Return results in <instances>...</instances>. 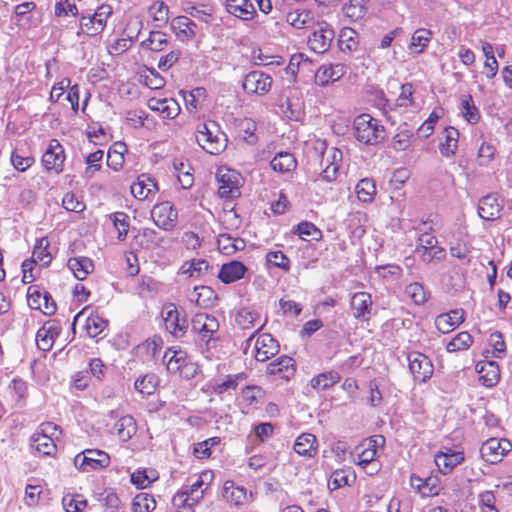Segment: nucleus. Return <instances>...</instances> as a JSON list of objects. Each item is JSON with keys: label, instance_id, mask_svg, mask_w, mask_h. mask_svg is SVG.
Masks as SVG:
<instances>
[{"label": "nucleus", "instance_id": "6e6552de", "mask_svg": "<svg viewBox=\"0 0 512 512\" xmlns=\"http://www.w3.org/2000/svg\"><path fill=\"white\" fill-rule=\"evenodd\" d=\"M216 180L218 183V194L221 198L231 200L240 196L243 178L239 172L226 166H221L217 169Z\"/></svg>", "mask_w": 512, "mask_h": 512}, {"label": "nucleus", "instance_id": "c03bdc74", "mask_svg": "<svg viewBox=\"0 0 512 512\" xmlns=\"http://www.w3.org/2000/svg\"><path fill=\"white\" fill-rule=\"evenodd\" d=\"M49 247L50 242L48 237L44 236L36 239L31 259L42 267L49 266L53 259Z\"/></svg>", "mask_w": 512, "mask_h": 512}, {"label": "nucleus", "instance_id": "473e14b6", "mask_svg": "<svg viewBox=\"0 0 512 512\" xmlns=\"http://www.w3.org/2000/svg\"><path fill=\"white\" fill-rule=\"evenodd\" d=\"M410 484L423 497L436 496L441 490L439 478L433 475L426 478H421L413 474L410 477Z\"/></svg>", "mask_w": 512, "mask_h": 512}, {"label": "nucleus", "instance_id": "f704fd0d", "mask_svg": "<svg viewBox=\"0 0 512 512\" xmlns=\"http://www.w3.org/2000/svg\"><path fill=\"white\" fill-rule=\"evenodd\" d=\"M293 450L299 456L313 458L318 453V440L314 434H300L293 445Z\"/></svg>", "mask_w": 512, "mask_h": 512}, {"label": "nucleus", "instance_id": "bb28decb", "mask_svg": "<svg viewBox=\"0 0 512 512\" xmlns=\"http://www.w3.org/2000/svg\"><path fill=\"white\" fill-rule=\"evenodd\" d=\"M60 332L61 325L59 321L56 319L46 321L36 333L37 347L45 352L51 350Z\"/></svg>", "mask_w": 512, "mask_h": 512}, {"label": "nucleus", "instance_id": "09e8293b", "mask_svg": "<svg viewBox=\"0 0 512 512\" xmlns=\"http://www.w3.org/2000/svg\"><path fill=\"white\" fill-rule=\"evenodd\" d=\"M370 0H349L342 8L343 15L351 22L365 17Z\"/></svg>", "mask_w": 512, "mask_h": 512}, {"label": "nucleus", "instance_id": "5fc2aeb1", "mask_svg": "<svg viewBox=\"0 0 512 512\" xmlns=\"http://www.w3.org/2000/svg\"><path fill=\"white\" fill-rule=\"evenodd\" d=\"M108 326V321L97 312L91 311L85 320L84 328L89 337L95 338Z\"/></svg>", "mask_w": 512, "mask_h": 512}, {"label": "nucleus", "instance_id": "0e129e2a", "mask_svg": "<svg viewBox=\"0 0 512 512\" xmlns=\"http://www.w3.org/2000/svg\"><path fill=\"white\" fill-rule=\"evenodd\" d=\"M62 505L66 512H84L88 501L82 494L68 493L62 498Z\"/></svg>", "mask_w": 512, "mask_h": 512}, {"label": "nucleus", "instance_id": "f03ea898", "mask_svg": "<svg viewBox=\"0 0 512 512\" xmlns=\"http://www.w3.org/2000/svg\"><path fill=\"white\" fill-rule=\"evenodd\" d=\"M313 150L315 154L322 158L325 168L319 174L315 182L322 181L328 184L336 181L339 168L342 164L343 154L337 147H327V142L323 139L313 141Z\"/></svg>", "mask_w": 512, "mask_h": 512}, {"label": "nucleus", "instance_id": "37998d69", "mask_svg": "<svg viewBox=\"0 0 512 512\" xmlns=\"http://www.w3.org/2000/svg\"><path fill=\"white\" fill-rule=\"evenodd\" d=\"M159 384L160 379L155 373H146L135 380L134 389L142 397H149L156 392Z\"/></svg>", "mask_w": 512, "mask_h": 512}, {"label": "nucleus", "instance_id": "0eeeda50", "mask_svg": "<svg viewBox=\"0 0 512 512\" xmlns=\"http://www.w3.org/2000/svg\"><path fill=\"white\" fill-rule=\"evenodd\" d=\"M164 361L170 374L185 380L193 379L199 371L198 364L190 360L181 349L169 348L164 354Z\"/></svg>", "mask_w": 512, "mask_h": 512}, {"label": "nucleus", "instance_id": "9d476101", "mask_svg": "<svg viewBox=\"0 0 512 512\" xmlns=\"http://www.w3.org/2000/svg\"><path fill=\"white\" fill-rule=\"evenodd\" d=\"M252 342V355L258 362H266L279 352L278 341L269 333L253 332L247 339V345Z\"/></svg>", "mask_w": 512, "mask_h": 512}, {"label": "nucleus", "instance_id": "4d7b16f0", "mask_svg": "<svg viewBox=\"0 0 512 512\" xmlns=\"http://www.w3.org/2000/svg\"><path fill=\"white\" fill-rule=\"evenodd\" d=\"M185 107L188 111H197L202 107L207 98V91L204 87H196L191 91L182 92Z\"/></svg>", "mask_w": 512, "mask_h": 512}, {"label": "nucleus", "instance_id": "3c124183", "mask_svg": "<svg viewBox=\"0 0 512 512\" xmlns=\"http://www.w3.org/2000/svg\"><path fill=\"white\" fill-rule=\"evenodd\" d=\"M223 495L229 503L235 506L244 504L248 499L247 490L244 487L236 486L232 480H227L224 483Z\"/></svg>", "mask_w": 512, "mask_h": 512}, {"label": "nucleus", "instance_id": "cd10ccee", "mask_svg": "<svg viewBox=\"0 0 512 512\" xmlns=\"http://www.w3.org/2000/svg\"><path fill=\"white\" fill-rule=\"evenodd\" d=\"M141 22L137 20H129L126 28L124 29V33L126 37H121L116 39L109 47L108 52L111 55H121L126 52L132 45L134 39L137 38L139 32Z\"/></svg>", "mask_w": 512, "mask_h": 512}, {"label": "nucleus", "instance_id": "c9c22d12", "mask_svg": "<svg viewBox=\"0 0 512 512\" xmlns=\"http://www.w3.org/2000/svg\"><path fill=\"white\" fill-rule=\"evenodd\" d=\"M350 306L356 319L368 320L372 307L371 295L367 292L355 293L351 298Z\"/></svg>", "mask_w": 512, "mask_h": 512}, {"label": "nucleus", "instance_id": "4be33fe9", "mask_svg": "<svg viewBox=\"0 0 512 512\" xmlns=\"http://www.w3.org/2000/svg\"><path fill=\"white\" fill-rule=\"evenodd\" d=\"M226 10L230 15L242 21H253L258 18L257 11L250 0H227ZM262 23L256 20L254 28H260Z\"/></svg>", "mask_w": 512, "mask_h": 512}, {"label": "nucleus", "instance_id": "dca6fc26", "mask_svg": "<svg viewBox=\"0 0 512 512\" xmlns=\"http://www.w3.org/2000/svg\"><path fill=\"white\" fill-rule=\"evenodd\" d=\"M27 303L31 309L39 310L44 315H53L57 306L52 296L40 285H30L27 289Z\"/></svg>", "mask_w": 512, "mask_h": 512}, {"label": "nucleus", "instance_id": "603ef678", "mask_svg": "<svg viewBox=\"0 0 512 512\" xmlns=\"http://www.w3.org/2000/svg\"><path fill=\"white\" fill-rule=\"evenodd\" d=\"M488 346L484 353L485 358L489 356L497 359H502L506 355V344L504 341V337L501 332L495 331L489 335L488 338Z\"/></svg>", "mask_w": 512, "mask_h": 512}, {"label": "nucleus", "instance_id": "b1692460", "mask_svg": "<svg viewBox=\"0 0 512 512\" xmlns=\"http://www.w3.org/2000/svg\"><path fill=\"white\" fill-rule=\"evenodd\" d=\"M346 73V67L342 63H324L315 72L314 82L320 87H326L340 80Z\"/></svg>", "mask_w": 512, "mask_h": 512}, {"label": "nucleus", "instance_id": "052dcab7", "mask_svg": "<svg viewBox=\"0 0 512 512\" xmlns=\"http://www.w3.org/2000/svg\"><path fill=\"white\" fill-rule=\"evenodd\" d=\"M338 43L343 52L356 51L359 45V35L354 29L344 27L340 30Z\"/></svg>", "mask_w": 512, "mask_h": 512}, {"label": "nucleus", "instance_id": "423d86ee", "mask_svg": "<svg viewBox=\"0 0 512 512\" xmlns=\"http://www.w3.org/2000/svg\"><path fill=\"white\" fill-rule=\"evenodd\" d=\"M198 145L211 155H219L226 147V139L214 121L201 123L196 128Z\"/></svg>", "mask_w": 512, "mask_h": 512}, {"label": "nucleus", "instance_id": "2f4dec72", "mask_svg": "<svg viewBox=\"0 0 512 512\" xmlns=\"http://www.w3.org/2000/svg\"><path fill=\"white\" fill-rule=\"evenodd\" d=\"M463 321L464 311L462 309H454L438 315L434 323L439 332L447 334L455 330Z\"/></svg>", "mask_w": 512, "mask_h": 512}, {"label": "nucleus", "instance_id": "8fccbe9b", "mask_svg": "<svg viewBox=\"0 0 512 512\" xmlns=\"http://www.w3.org/2000/svg\"><path fill=\"white\" fill-rule=\"evenodd\" d=\"M127 153V146L124 142H114L107 153V165L114 171H118L123 167L125 162V154Z\"/></svg>", "mask_w": 512, "mask_h": 512}, {"label": "nucleus", "instance_id": "7ed1b4c3", "mask_svg": "<svg viewBox=\"0 0 512 512\" xmlns=\"http://www.w3.org/2000/svg\"><path fill=\"white\" fill-rule=\"evenodd\" d=\"M62 435L59 425L51 421L41 423L30 437V444L42 456L54 457L57 453L56 441Z\"/></svg>", "mask_w": 512, "mask_h": 512}, {"label": "nucleus", "instance_id": "a19ab883", "mask_svg": "<svg viewBox=\"0 0 512 512\" xmlns=\"http://www.w3.org/2000/svg\"><path fill=\"white\" fill-rule=\"evenodd\" d=\"M196 28V23L187 16H177L171 21V29L183 41L195 37Z\"/></svg>", "mask_w": 512, "mask_h": 512}, {"label": "nucleus", "instance_id": "c85d7f7f", "mask_svg": "<svg viewBox=\"0 0 512 512\" xmlns=\"http://www.w3.org/2000/svg\"><path fill=\"white\" fill-rule=\"evenodd\" d=\"M503 204L497 193L483 196L478 203V214L486 221H495L501 217Z\"/></svg>", "mask_w": 512, "mask_h": 512}, {"label": "nucleus", "instance_id": "4c0bfd02", "mask_svg": "<svg viewBox=\"0 0 512 512\" xmlns=\"http://www.w3.org/2000/svg\"><path fill=\"white\" fill-rule=\"evenodd\" d=\"M203 497L199 493H194L187 488H182L173 496V505L178 512H195L193 507L199 503Z\"/></svg>", "mask_w": 512, "mask_h": 512}, {"label": "nucleus", "instance_id": "de8ad7c7", "mask_svg": "<svg viewBox=\"0 0 512 512\" xmlns=\"http://www.w3.org/2000/svg\"><path fill=\"white\" fill-rule=\"evenodd\" d=\"M36 162L35 157L30 152H25L22 149L14 148L10 154V164L12 167L20 172L24 173L29 170Z\"/></svg>", "mask_w": 512, "mask_h": 512}, {"label": "nucleus", "instance_id": "6ab92c4d", "mask_svg": "<svg viewBox=\"0 0 512 512\" xmlns=\"http://www.w3.org/2000/svg\"><path fill=\"white\" fill-rule=\"evenodd\" d=\"M296 373L295 360L287 355H281L271 361L266 367V374L274 381L288 382Z\"/></svg>", "mask_w": 512, "mask_h": 512}, {"label": "nucleus", "instance_id": "a878e982", "mask_svg": "<svg viewBox=\"0 0 512 512\" xmlns=\"http://www.w3.org/2000/svg\"><path fill=\"white\" fill-rule=\"evenodd\" d=\"M159 190L156 180L149 174H140L131 184L130 192L133 197L139 201L154 197Z\"/></svg>", "mask_w": 512, "mask_h": 512}, {"label": "nucleus", "instance_id": "e2e57ef3", "mask_svg": "<svg viewBox=\"0 0 512 512\" xmlns=\"http://www.w3.org/2000/svg\"><path fill=\"white\" fill-rule=\"evenodd\" d=\"M142 47L152 52L164 50L168 45V36L162 31H151L146 40L142 41Z\"/></svg>", "mask_w": 512, "mask_h": 512}, {"label": "nucleus", "instance_id": "a211bd4d", "mask_svg": "<svg viewBox=\"0 0 512 512\" xmlns=\"http://www.w3.org/2000/svg\"><path fill=\"white\" fill-rule=\"evenodd\" d=\"M416 252L426 263H429L435 259H444L446 256L445 249L438 245L437 237L428 232H424L418 237Z\"/></svg>", "mask_w": 512, "mask_h": 512}, {"label": "nucleus", "instance_id": "338daca9", "mask_svg": "<svg viewBox=\"0 0 512 512\" xmlns=\"http://www.w3.org/2000/svg\"><path fill=\"white\" fill-rule=\"evenodd\" d=\"M473 344V337L467 331L457 333L446 345V350L450 353L465 351Z\"/></svg>", "mask_w": 512, "mask_h": 512}, {"label": "nucleus", "instance_id": "bf43d9fd", "mask_svg": "<svg viewBox=\"0 0 512 512\" xmlns=\"http://www.w3.org/2000/svg\"><path fill=\"white\" fill-rule=\"evenodd\" d=\"M460 111L464 119L469 124L475 125L480 121L481 115L479 109L475 105L473 97L470 94L462 97Z\"/></svg>", "mask_w": 512, "mask_h": 512}, {"label": "nucleus", "instance_id": "774afa93", "mask_svg": "<svg viewBox=\"0 0 512 512\" xmlns=\"http://www.w3.org/2000/svg\"><path fill=\"white\" fill-rule=\"evenodd\" d=\"M155 508L156 501L149 493H138L132 500V512H152Z\"/></svg>", "mask_w": 512, "mask_h": 512}, {"label": "nucleus", "instance_id": "5701e85b", "mask_svg": "<svg viewBox=\"0 0 512 512\" xmlns=\"http://www.w3.org/2000/svg\"><path fill=\"white\" fill-rule=\"evenodd\" d=\"M463 450H454L449 447H443L434 456L435 464L438 470L447 475L453 471V469L460 465L464 461Z\"/></svg>", "mask_w": 512, "mask_h": 512}, {"label": "nucleus", "instance_id": "680f3d73", "mask_svg": "<svg viewBox=\"0 0 512 512\" xmlns=\"http://www.w3.org/2000/svg\"><path fill=\"white\" fill-rule=\"evenodd\" d=\"M341 379L340 374L337 371L331 370L322 372L310 381V385L314 390H325L338 383Z\"/></svg>", "mask_w": 512, "mask_h": 512}, {"label": "nucleus", "instance_id": "6e6d98bb", "mask_svg": "<svg viewBox=\"0 0 512 512\" xmlns=\"http://www.w3.org/2000/svg\"><path fill=\"white\" fill-rule=\"evenodd\" d=\"M404 295L415 305L420 306L428 301L430 292L424 287L422 283L413 282L405 287Z\"/></svg>", "mask_w": 512, "mask_h": 512}, {"label": "nucleus", "instance_id": "1a4fd4ad", "mask_svg": "<svg viewBox=\"0 0 512 512\" xmlns=\"http://www.w3.org/2000/svg\"><path fill=\"white\" fill-rule=\"evenodd\" d=\"M192 331L196 333L199 340L204 343L207 349L211 348L218 339L219 322L216 317L206 313H197L191 321Z\"/></svg>", "mask_w": 512, "mask_h": 512}, {"label": "nucleus", "instance_id": "f3484780", "mask_svg": "<svg viewBox=\"0 0 512 512\" xmlns=\"http://www.w3.org/2000/svg\"><path fill=\"white\" fill-rule=\"evenodd\" d=\"M151 217L157 227L170 231L177 225L178 211L170 201H162L154 205Z\"/></svg>", "mask_w": 512, "mask_h": 512}, {"label": "nucleus", "instance_id": "72a5a7b5", "mask_svg": "<svg viewBox=\"0 0 512 512\" xmlns=\"http://www.w3.org/2000/svg\"><path fill=\"white\" fill-rule=\"evenodd\" d=\"M247 272V267L240 261L232 260L222 264L218 278L224 284L241 280Z\"/></svg>", "mask_w": 512, "mask_h": 512}, {"label": "nucleus", "instance_id": "aec40b11", "mask_svg": "<svg viewBox=\"0 0 512 512\" xmlns=\"http://www.w3.org/2000/svg\"><path fill=\"white\" fill-rule=\"evenodd\" d=\"M242 87L247 94L262 96L271 90L272 78L262 71L255 70L244 77Z\"/></svg>", "mask_w": 512, "mask_h": 512}, {"label": "nucleus", "instance_id": "7c9ffc66", "mask_svg": "<svg viewBox=\"0 0 512 512\" xmlns=\"http://www.w3.org/2000/svg\"><path fill=\"white\" fill-rule=\"evenodd\" d=\"M147 105L151 110L159 112L166 119H175L181 112L179 103L173 98L159 99L152 97L148 100Z\"/></svg>", "mask_w": 512, "mask_h": 512}, {"label": "nucleus", "instance_id": "e433bc0d", "mask_svg": "<svg viewBox=\"0 0 512 512\" xmlns=\"http://www.w3.org/2000/svg\"><path fill=\"white\" fill-rule=\"evenodd\" d=\"M173 168L181 187L183 189L191 188L194 183V169L192 168L189 160L184 157L174 158Z\"/></svg>", "mask_w": 512, "mask_h": 512}, {"label": "nucleus", "instance_id": "ddd939ff", "mask_svg": "<svg viewBox=\"0 0 512 512\" xmlns=\"http://www.w3.org/2000/svg\"><path fill=\"white\" fill-rule=\"evenodd\" d=\"M408 369L414 382L423 384L429 380L434 373L432 361L425 354L412 351L407 354Z\"/></svg>", "mask_w": 512, "mask_h": 512}, {"label": "nucleus", "instance_id": "a18cd8bd", "mask_svg": "<svg viewBox=\"0 0 512 512\" xmlns=\"http://www.w3.org/2000/svg\"><path fill=\"white\" fill-rule=\"evenodd\" d=\"M271 168L280 174L292 173L297 167V160L292 153L279 152L270 162Z\"/></svg>", "mask_w": 512, "mask_h": 512}, {"label": "nucleus", "instance_id": "864d4df0", "mask_svg": "<svg viewBox=\"0 0 512 512\" xmlns=\"http://www.w3.org/2000/svg\"><path fill=\"white\" fill-rule=\"evenodd\" d=\"M248 375L245 372L237 374H228L222 382L213 385V392L222 395L228 391L236 390L239 383L246 381Z\"/></svg>", "mask_w": 512, "mask_h": 512}, {"label": "nucleus", "instance_id": "4468645a", "mask_svg": "<svg viewBox=\"0 0 512 512\" xmlns=\"http://www.w3.org/2000/svg\"><path fill=\"white\" fill-rule=\"evenodd\" d=\"M162 317L167 332L173 337L181 338L188 330V321L183 312L175 304L169 303L163 307Z\"/></svg>", "mask_w": 512, "mask_h": 512}, {"label": "nucleus", "instance_id": "13d9d810", "mask_svg": "<svg viewBox=\"0 0 512 512\" xmlns=\"http://www.w3.org/2000/svg\"><path fill=\"white\" fill-rule=\"evenodd\" d=\"M357 198L362 203H372L376 196V184L372 178L361 179L355 187Z\"/></svg>", "mask_w": 512, "mask_h": 512}, {"label": "nucleus", "instance_id": "9b49d317", "mask_svg": "<svg viewBox=\"0 0 512 512\" xmlns=\"http://www.w3.org/2000/svg\"><path fill=\"white\" fill-rule=\"evenodd\" d=\"M66 153L63 145L56 138L49 140L41 156V164L48 173L60 174L64 171Z\"/></svg>", "mask_w": 512, "mask_h": 512}, {"label": "nucleus", "instance_id": "58836bf2", "mask_svg": "<svg viewBox=\"0 0 512 512\" xmlns=\"http://www.w3.org/2000/svg\"><path fill=\"white\" fill-rule=\"evenodd\" d=\"M67 267L79 281H84L94 271L92 259L85 256L69 258Z\"/></svg>", "mask_w": 512, "mask_h": 512}, {"label": "nucleus", "instance_id": "412c9836", "mask_svg": "<svg viewBox=\"0 0 512 512\" xmlns=\"http://www.w3.org/2000/svg\"><path fill=\"white\" fill-rule=\"evenodd\" d=\"M318 28L308 38L309 48L316 53L326 52L334 39V30L327 22H319Z\"/></svg>", "mask_w": 512, "mask_h": 512}, {"label": "nucleus", "instance_id": "69168bd1", "mask_svg": "<svg viewBox=\"0 0 512 512\" xmlns=\"http://www.w3.org/2000/svg\"><path fill=\"white\" fill-rule=\"evenodd\" d=\"M286 21L296 29H303L310 25L312 15L309 10L295 9L287 13Z\"/></svg>", "mask_w": 512, "mask_h": 512}, {"label": "nucleus", "instance_id": "c756f323", "mask_svg": "<svg viewBox=\"0 0 512 512\" xmlns=\"http://www.w3.org/2000/svg\"><path fill=\"white\" fill-rule=\"evenodd\" d=\"M479 382L485 387H493L500 380V367L497 362L485 358L476 365Z\"/></svg>", "mask_w": 512, "mask_h": 512}, {"label": "nucleus", "instance_id": "20e7f679", "mask_svg": "<svg viewBox=\"0 0 512 512\" xmlns=\"http://www.w3.org/2000/svg\"><path fill=\"white\" fill-rule=\"evenodd\" d=\"M355 139L365 145H377L385 138V128L381 122L368 113H362L353 121Z\"/></svg>", "mask_w": 512, "mask_h": 512}, {"label": "nucleus", "instance_id": "39448f33", "mask_svg": "<svg viewBox=\"0 0 512 512\" xmlns=\"http://www.w3.org/2000/svg\"><path fill=\"white\" fill-rule=\"evenodd\" d=\"M113 14V8L109 4H101L94 13L82 14L79 18L77 36L96 37L106 28L107 21Z\"/></svg>", "mask_w": 512, "mask_h": 512}, {"label": "nucleus", "instance_id": "49530a36", "mask_svg": "<svg viewBox=\"0 0 512 512\" xmlns=\"http://www.w3.org/2000/svg\"><path fill=\"white\" fill-rule=\"evenodd\" d=\"M217 247L220 253L224 255H232L237 251H241L246 247V243L242 238L232 237L230 234H220L217 238Z\"/></svg>", "mask_w": 512, "mask_h": 512}, {"label": "nucleus", "instance_id": "f8f14e48", "mask_svg": "<svg viewBox=\"0 0 512 512\" xmlns=\"http://www.w3.org/2000/svg\"><path fill=\"white\" fill-rule=\"evenodd\" d=\"M75 467L82 472L95 471L110 465V456L99 449H86L74 458Z\"/></svg>", "mask_w": 512, "mask_h": 512}, {"label": "nucleus", "instance_id": "f257e3e1", "mask_svg": "<svg viewBox=\"0 0 512 512\" xmlns=\"http://www.w3.org/2000/svg\"><path fill=\"white\" fill-rule=\"evenodd\" d=\"M384 437L374 435L362 440L353 451V461L368 476L376 475L382 467L378 449L384 445Z\"/></svg>", "mask_w": 512, "mask_h": 512}, {"label": "nucleus", "instance_id": "ea45409f", "mask_svg": "<svg viewBox=\"0 0 512 512\" xmlns=\"http://www.w3.org/2000/svg\"><path fill=\"white\" fill-rule=\"evenodd\" d=\"M459 131L455 127L448 126L444 129L439 143V151L442 156L453 157L458 149Z\"/></svg>", "mask_w": 512, "mask_h": 512}, {"label": "nucleus", "instance_id": "79ce46f5", "mask_svg": "<svg viewBox=\"0 0 512 512\" xmlns=\"http://www.w3.org/2000/svg\"><path fill=\"white\" fill-rule=\"evenodd\" d=\"M114 430L120 441H129L137 432L135 418L131 415L120 417L114 424Z\"/></svg>", "mask_w": 512, "mask_h": 512}, {"label": "nucleus", "instance_id": "2eb2a0df", "mask_svg": "<svg viewBox=\"0 0 512 512\" xmlns=\"http://www.w3.org/2000/svg\"><path fill=\"white\" fill-rule=\"evenodd\" d=\"M512 450V443L506 438H488L482 443L480 454L482 459L490 464H497L502 461L507 453Z\"/></svg>", "mask_w": 512, "mask_h": 512}, {"label": "nucleus", "instance_id": "393cba45", "mask_svg": "<svg viewBox=\"0 0 512 512\" xmlns=\"http://www.w3.org/2000/svg\"><path fill=\"white\" fill-rule=\"evenodd\" d=\"M234 321L239 329L251 330L256 328L254 331L256 333L262 330L267 323V319L261 321L260 313L251 307L240 308L235 314Z\"/></svg>", "mask_w": 512, "mask_h": 512}]
</instances>
